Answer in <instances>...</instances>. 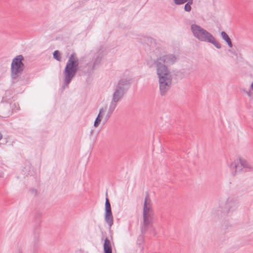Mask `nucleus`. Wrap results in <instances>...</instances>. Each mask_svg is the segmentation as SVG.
I'll return each instance as SVG.
<instances>
[{"mask_svg":"<svg viewBox=\"0 0 253 253\" xmlns=\"http://www.w3.org/2000/svg\"><path fill=\"white\" fill-rule=\"evenodd\" d=\"M80 69V65L78 58L76 53L73 52L69 57L63 72L64 79L61 87V92L64 91L66 87H68L77 73L79 76Z\"/></svg>","mask_w":253,"mask_h":253,"instance_id":"1","label":"nucleus"},{"mask_svg":"<svg viewBox=\"0 0 253 253\" xmlns=\"http://www.w3.org/2000/svg\"><path fill=\"white\" fill-rule=\"evenodd\" d=\"M191 30L194 36L199 41L211 43L217 49L221 48V44L216 40L214 36L200 26L195 24H192Z\"/></svg>","mask_w":253,"mask_h":253,"instance_id":"2","label":"nucleus"},{"mask_svg":"<svg viewBox=\"0 0 253 253\" xmlns=\"http://www.w3.org/2000/svg\"><path fill=\"white\" fill-rule=\"evenodd\" d=\"M160 94L165 95L170 88L172 84V76L167 66H161L158 69Z\"/></svg>","mask_w":253,"mask_h":253,"instance_id":"3","label":"nucleus"},{"mask_svg":"<svg viewBox=\"0 0 253 253\" xmlns=\"http://www.w3.org/2000/svg\"><path fill=\"white\" fill-rule=\"evenodd\" d=\"M132 79L129 78L120 79L117 84L114 85V92L112 98L119 101L121 100L124 94L130 88Z\"/></svg>","mask_w":253,"mask_h":253,"instance_id":"4","label":"nucleus"},{"mask_svg":"<svg viewBox=\"0 0 253 253\" xmlns=\"http://www.w3.org/2000/svg\"><path fill=\"white\" fill-rule=\"evenodd\" d=\"M24 58L22 55L16 56L11 64V77L12 79H17L22 75L24 69L23 61Z\"/></svg>","mask_w":253,"mask_h":253,"instance_id":"5","label":"nucleus"},{"mask_svg":"<svg viewBox=\"0 0 253 253\" xmlns=\"http://www.w3.org/2000/svg\"><path fill=\"white\" fill-rule=\"evenodd\" d=\"M230 168L231 169H234L232 172V175L235 176L236 173L243 170L244 172L253 171V167H252L247 161L241 158L237 161H235L232 162Z\"/></svg>","mask_w":253,"mask_h":253,"instance_id":"6","label":"nucleus"},{"mask_svg":"<svg viewBox=\"0 0 253 253\" xmlns=\"http://www.w3.org/2000/svg\"><path fill=\"white\" fill-rule=\"evenodd\" d=\"M237 207V203L232 199L228 198L227 201L222 203L219 207V209L218 212L220 211V213H218V215L223 217L227 215V214L231 211H233Z\"/></svg>","mask_w":253,"mask_h":253,"instance_id":"7","label":"nucleus"},{"mask_svg":"<svg viewBox=\"0 0 253 253\" xmlns=\"http://www.w3.org/2000/svg\"><path fill=\"white\" fill-rule=\"evenodd\" d=\"M154 213H143V224L140 226V231L144 233L145 230L150 229V232H155L153 225Z\"/></svg>","mask_w":253,"mask_h":253,"instance_id":"8","label":"nucleus"},{"mask_svg":"<svg viewBox=\"0 0 253 253\" xmlns=\"http://www.w3.org/2000/svg\"><path fill=\"white\" fill-rule=\"evenodd\" d=\"M104 219L105 222L108 224L110 230L111 226L114 224V219L111 204L107 196V192L106 193Z\"/></svg>","mask_w":253,"mask_h":253,"instance_id":"9","label":"nucleus"},{"mask_svg":"<svg viewBox=\"0 0 253 253\" xmlns=\"http://www.w3.org/2000/svg\"><path fill=\"white\" fill-rule=\"evenodd\" d=\"M178 58L173 54H167L162 56L158 57L159 61H161L167 65H171L174 64Z\"/></svg>","mask_w":253,"mask_h":253,"instance_id":"10","label":"nucleus"},{"mask_svg":"<svg viewBox=\"0 0 253 253\" xmlns=\"http://www.w3.org/2000/svg\"><path fill=\"white\" fill-rule=\"evenodd\" d=\"M93 68L91 63L89 62L84 65H80L79 76H90L93 73Z\"/></svg>","mask_w":253,"mask_h":253,"instance_id":"11","label":"nucleus"},{"mask_svg":"<svg viewBox=\"0 0 253 253\" xmlns=\"http://www.w3.org/2000/svg\"><path fill=\"white\" fill-rule=\"evenodd\" d=\"M143 213H144L145 215L146 214V213H154L148 192L147 193L145 196L143 205Z\"/></svg>","mask_w":253,"mask_h":253,"instance_id":"12","label":"nucleus"},{"mask_svg":"<svg viewBox=\"0 0 253 253\" xmlns=\"http://www.w3.org/2000/svg\"><path fill=\"white\" fill-rule=\"evenodd\" d=\"M101 240H104V242L103 245L104 253H112V247L110 240L107 237L104 239L105 235H104V232L101 231Z\"/></svg>","mask_w":253,"mask_h":253,"instance_id":"13","label":"nucleus"},{"mask_svg":"<svg viewBox=\"0 0 253 253\" xmlns=\"http://www.w3.org/2000/svg\"><path fill=\"white\" fill-rule=\"evenodd\" d=\"M148 230H145L144 233L141 232V234L137 238L136 245L140 251L142 252L144 250V244L145 243V234Z\"/></svg>","mask_w":253,"mask_h":253,"instance_id":"14","label":"nucleus"},{"mask_svg":"<svg viewBox=\"0 0 253 253\" xmlns=\"http://www.w3.org/2000/svg\"><path fill=\"white\" fill-rule=\"evenodd\" d=\"M118 102H119V101H118L116 99L115 100L114 98H112V101H111L110 106H109V108L108 112L105 116L106 119H108L110 117L111 114L113 113V112L115 110Z\"/></svg>","mask_w":253,"mask_h":253,"instance_id":"15","label":"nucleus"},{"mask_svg":"<svg viewBox=\"0 0 253 253\" xmlns=\"http://www.w3.org/2000/svg\"><path fill=\"white\" fill-rule=\"evenodd\" d=\"M154 65H156L157 67V74L158 75V69L159 67H161V66H167L165 64H163L160 62L159 60H158V58L156 59H152L151 58L150 60L147 61V65L149 68H152Z\"/></svg>","mask_w":253,"mask_h":253,"instance_id":"16","label":"nucleus"},{"mask_svg":"<svg viewBox=\"0 0 253 253\" xmlns=\"http://www.w3.org/2000/svg\"><path fill=\"white\" fill-rule=\"evenodd\" d=\"M106 108H107V106H106L105 107V108H102L100 109L99 113L94 122V126L95 127H97L99 126V125L100 124V123L102 120L104 112L106 110Z\"/></svg>","mask_w":253,"mask_h":253,"instance_id":"17","label":"nucleus"},{"mask_svg":"<svg viewBox=\"0 0 253 253\" xmlns=\"http://www.w3.org/2000/svg\"><path fill=\"white\" fill-rule=\"evenodd\" d=\"M220 36L223 40H224L230 48L233 47V44L231 39L225 31H222L220 33Z\"/></svg>","mask_w":253,"mask_h":253,"instance_id":"18","label":"nucleus"},{"mask_svg":"<svg viewBox=\"0 0 253 253\" xmlns=\"http://www.w3.org/2000/svg\"><path fill=\"white\" fill-rule=\"evenodd\" d=\"M171 76H172V79H173L178 81L183 78L184 74L180 71H173Z\"/></svg>","mask_w":253,"mask_h":253,"instance_id":"19","label":"nucleus"},{"mask_svg":"<svg viewBox=\"0 0 253 253\" xmlns=\"http://www.w3.org/2000/svg\"><path fill=\"white\" fill-rule=\"evenodd\" d=\"M145 42L150 47H155L157 44L156 40L151 37H147L145 39Z\"/></svg>","mask_w":253,"mask_h":253,"instance_id":"20","label":"nucleus"},{"mask_svg":"<svg viewBox=\"0 0 253 253\" xmlns=\"http://www.w3.org/2000/svg\"><path fill=\"white\" fill-rule=\"evenodd\" d=\"M102 60V56L100 55H98L93 60V62L91 63V66L93 68V70L95 69V67H98L100 64Z\"/></svg>","mask_w":253,"mask_h":253,"instance_id":"21","label":"nucleus"},{"mask_svg":"<svg viewBox=\"0 0 253 253\" xmlns=\"http://www.w3.org/2000/svg\"><path fill=\"white\" fill-rule=\"evenodd\" d=\"M53 57L54 59L58 61H60L61 60V53L58 50H56L53 52Z\"/></svg>","mask_w":253,"mask_h":253,"instance_id":"22","label":"nucleus"},{"mask_svg":"<svg viewBox=\"0 0 253 253\" xmlns=\"http://www.w3.org/2000/svg\"><path fill=\"white\" fill-rule=\"evenodd\" d=\"M193 0H191V1H188V2L185 4L184 9L185 11L190 12L191 10V5L193 4Z\"/></svg>","mask_w":253,"mask_h":253,"instance_id":"23","label":"nucleus"},{"mask_svg":"<svg viewBox=\"0 0 253 253\" xmlns=\"http://www.w3.org/2000/svg\"><path fill=\"white\" fill-rule=\"evenodd\" d=\"M35 232H37V235H35L34 237V243L35 246L38 247V242L39 241V234L40 232L39 228H37L35 230Z\"/></svg>","mask_w":253,"mask_h":253,"instance_id":"24","label":"nucleus"},{"mask_svg":"<svg viewBox=\"0 0 253 253\" xmlns=\"http://www.w3.org/2000/svg\"><path fill=\"white\" fill-rule=\"evenodd\" d=\"M189 1H191V0H173V1L176 5H181L186 2L187 3Z\"/></svg>","mask_w":253,"mask_h":253,"instance_id":"25","label":"nucleus"},{"mask_svg":"<svg viewBox=\"0 0 253 253\" xmlns=\"http://www.w3.org/2000/svg\"><path fill=\"white\" fill-rule=\"evenodd\" d=\"M35 216L36 219H37L39 223L41 222V220H40V217H41V214L39 211H36L35 213Z\"/></svg>","mask_w":253,"mask_h":253,"instance_id":"26","label":"nucleus"},{"mask_svg":"<svg viewBox=\"0 0 253 253\" xmlns=\"http://www.w3.org/2000/svg\"><path fill=\"white\" fill-rule=\"evenodd\" d=\"M251 90H252L250 89V90L249 91H246V93L247 94L249 97H252L253 96V93L252 92Z\"/></svg>","mask_w":253,"mask_h":253,"instance_id":"27","label":"nucleus"},{"mask_svg":"<svg viewBox=\"0 0 253 253\" xmlns=\"http://www.w3.org/2000/svg\"><path fill=\"white\" fill-rule=\"evenodd\" d=\"M30 191L32 194H34V196H36L37 195V190H36L35 189H32L30 190Z\"/></svg>","mask_w":253,"mask_h":253,"instance_id":"28","label":"nucleus"},{"mask_svg":"<svg viewBox=\"0 0 253 253\" xmlns=\"http://www.w3.org/2000/svg\"><path fill=\"white\" fill-rule=\"evenodd\" d=\"M2 137H3V135H2V134L1 133V132L0 131V141L2 139Z\"/></svg>","mask_w":253,"mask_h":253,"instance_id":"29","label":"nucleus"},{"mask_svg":"<svg viewBox=\"0 0 253 253\" xmlns=\"http://www.w3.org/2000/svg\"><path fill=\"white\" fill-rule=\"evenodd\" d=\"M3 173H0V177H3Z\"/></svg>","mask_w":253,"mask_h":253,"instance_id":"30","label":"nucleus"},{"mask_svg":"<svg viewBox=\"0 0 253 253\" xmlns=\"http://www.w3.org/2000/svg\"><path fill=\"white\" fill-rule=\"evenodd\" d=\"M242 90H243L244 92H245V93H246V91H247V90H246V89H245V88H243V89H242Z\"/></svg>","mask_w":253,"mask_h":253,"instance_id":"31","label":"nucleus"},{"mask_svg":"<svg viewBox=\"0 0 253 253\" xmlns=\"http://www.w3.org/2000/svg\"><path fill=\"white\" fill-rule=\"evenodd\" d=\"M93 130H91L90 131V134H92V133H93Z\"/></svg>","mask_w":253,"mask_h":253,"instance_id":"32","label":"nucleus"}]
</instances>
